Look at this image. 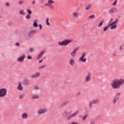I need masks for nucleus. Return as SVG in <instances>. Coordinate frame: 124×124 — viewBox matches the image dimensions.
<instances>
[{"label": "nucleus", "mask_w": 124, "mask_h": 124, "mask_svg": "<svg viewBox=\"0 0 124 124\" xmlns=\"http://www.w3.org/2000/svg\"><path fill=\"white\" fill-rule=\"evenodd\" d=\"M124 84V79L120 78L112 80L111 86L112 89L119 90V89H121V86H123Z\"/></svg>", "instance_id": "f257e3e1"}, {"label": "nucleus", "mask_w": 124, "mask_h": 124, "mask_svg": "<svg viewBox=\"0 0 124 124\" xmlns=\"http://www.w3.org/2000/svg\"><path fill=\"white\" fill-rule=\"evenodd\" d=\"M72 41V40H65L62 42L59 41L58 44L60 46H66V45H68V44L71 43Z\"/></svg>", "instance_id": "f03ea898"}, {"label": "nucleus", "mask_w": 124, "mask_h": 124, "mask_svg": "<svg viewBox=\"0 0 124 124\" xmlns=\"http://www.w3.org/2000/svg\"><path fill=\"white\" fill-rule=\"evenodd\" d=\"M7 94V90L5 88L0 89V97H4Z\"/></svg>", "instance_id": "7ed1b4c3"}, {"label": "nucleus", "mask_w": 124, "mask_h": 124, "mask_svg": "<svg viewBox=\"0 0 124 124\" xmlns=\"http://www.w3.org/2000/svg\"><path fill=\"white\" fill-rule=\"evenodd\" d=\"M77 114H79V111H77L76 112H74L73 114L68 116L66 118V120L67 121H69V120H71L72 118L75 117L77 115Z\"/></svg>", "instance_id": "20e7f679"}, {"label": "nucleus", "mask_w": 124, "mask_h": 124, "mask_svg": "<svg viewBox=\"0 0 124 124\" xmlns=\"http://www.w3.org/2000/svg\"><path fill=\"white\" fill-rule=\"evenodd\" d=\"M46 112H48V109L46 108H42L38 110V115H42V114H44Z\"/></svg>", "instance_id": "39448f33"}, {"label": "nucleus", "mask_w": 124, "mask_h": 124, "mask_svg": "<svg viewBox=\"0 0 124 124\" xmlns=\"http://www.w3.org/2000/svg\"><path fill=\"white\" fill-rule=\"evenodd\" d=\"M25 59H26V55L23 54L21 57L17 58V61L18 62H23L25 61Z\"/></svg>", "instance_id": "423d86ee"}, {"label": "nucleus", "mask_w": 124, "mask_h": 124, "mask_svg": "<svg viewBox=\"0 0 124 124\" xmlns=\"http://www.w3.org/2000/svg\"><path fill=\"white\" fill-rule=\"evenodd\" d=\"M41 74L40 72H37L35 74L32 75L31 76V78L32 79H36V78H39L40 77Z\"/></svg>", "instance_id": "0eeeda50"}, {"label": "nucleus", "mask_w": 124, "mask_h": 124, "mask_svg": "<svg viewBox=\"0 0 124 124\" xmlns=\"http://www.w3.org/2000/svg\"><path fill=\"white\" fill-rule=\"evenodd\" d=\"M72 17L73 19H74V20H78V17H79V13L78 12H74L73 13Z\"/></svg>", "instance_id": "6e6552de"}, {"label": "nucleus", "mask_w": 124, "mask_h": 124, "mask_svg": "<svg viewBox=\"0 0 124 124\" xmlns=\"http://www.w3.org/2000/svg\"><path fill=\"white\" fill-rule=\"evenodd\" d=\"M38 31V30H33L27 33V34L29 35V36H33L35 33H36Z\"/></svg>", "instance_id": "1a4fd4ad"}, {"label": "nucleus", "mask_w": 124, "mask_h": 124, "mask_svg": "<svg viewBox=\"0 0 124 124\" xmlns=\"http://www.w3.org/2000/svg\"><path fill=\"white\" fill-rule=\"evenodd\" d=\"M85 56H86V53H83L82 57H80L79 58V61H80V62H87V59L86 58L84 59Z\"/></svg>", "instance_id": "9d476101"}, {"label": "nucleus", "mask_w": 124, "mask_h": 124, "mask_svg": "<svg viewBox=\"0 0 124 124\" xmlns=\"http://www.w3.org/2000/svg\"><path fill=\"white\" fill-rule=\"evenodd\" d=\"M78 50L79 48L78 47L75 48L74 51L71 53V56H72V57H75L76 56V53Z\"/></svg>", "instance_id": "9b49d317"}, {"label": "nucleus", "mask_w": 124, "mask_h": 124, "mask_svg": "<svg viewBox=\"0 0 124 124\" xmlns=\"http://www.w3.org/2000/svg\"><path fill=\"white\" fill-rule=\"evenodd\" d=\"M118 9L116 7L112 8L109 11V14H111V13H116Z\"/></svg>", "instance_id": "f8f14e48"}, {"label": "nucleus", "mask_w": 124, "mask_h": 124, "mask_svg": "<svg viewBox=\"0 0 124 124\" xmlns=\"http://www.w3.org/2000/svg\"><path fill=\"white\" fill-rule=\"evenodd\" d=\"M91 73H89L87 75V76H86V78H85V80L86 82H90V81H91Z\"/></svg>", "instance_id": "ddd939ff"}, {"label": "nucleus", "mask_w": 124, "mask_h": 124, "mask_svg": "<svg viewBox=\"0 0 124 124\" xmlns=\"http://www.w3.org/2000/svg\"><path fill=\"white\" fill-rule=\"evenodd\" d=\"M119 97H118V96H115L114 97L113 100H112L113 104H115V103L117 102V101H118L119 100Z\"/></svg>", "instance_id": "4468645a"}, {"label": "nucleus", "mask_w": 124, "mask_h": 124, "mask_svg": "<svg viewBox=\"0 0 124 124\" xmlns=\"http://www.w3.org/2000/svg\"><path fill=\"white\" fill-rule=\"evenodd\" d=\"M24 85H25L26 86H28V85H30V80L27 79V78H25L24 79Z\"/></svg>", "instance_id": "2eb2a0df"}, {"label": "nucleus", "mask_w": 124, "mask_h": 124, "mask_svg": "<svg viewBox=\"0 0 124 124\" xmlns=\"http://www.w3.org/2000/svg\"><path fill=\"white\" fill-rule=\"evenodd\" d=\"M54 1L52 0H48V2L45 4V6H49V5L51 4H53L54 3Z\"/></svg>", "instance_id": "dca6fc26"}, {"label": "nucleus", "mask_w": 124, "mask_h": 124, "mask_svg": "<svg viewBox=\"0 0 124 124\" xmlns=\"http://www.w3.org/2000/svg\"><path fill=\"white\" fill-rule=\"evenodd\" d=\"M45 53V51H42L38 55V56L37 57V60H39V59H41V58H42V56H43V55H44Z\"/></svg>", "instance_id": "f3484780"}, {"label": "nucleus", "mask_w": 124, "mask_h": 124, "mask_svg": "<svg viewBox=\"0 0 124 124\" xmlns=\"http://www.w3.org/2000/svg\"><path fill=\"white\" fill-rule=\"evenodd\" d=\"M21 117H22V119H28V113H23L22 114Z\"/></svg>", "instance_id": "a211bd4d"}, {"label": "nucleus", "mask_w": 124, "mask_h": 124, "mask_svg": "<svg viewBox=\"0 0 124 124\" xmlns=\"http://www.w3.org/2000/svg\"><path fill=\"white\" fill-rule=\"evenodd\" d=\"M91 8H92V4H88L86 5L85 6L86 10H89V9H91Z\"/></svg>", "instance_id": "6ab92c4d"}, {"label": "nucleus", "mask_w": 124, "mask_h": 124, "mask_svg": "<svg viewBox=\"0 0 124 124\" xmlns=\"http://www.w3.org/2000/svg\"><path fill=\"white\" fill-rule=\"evenodd\" d=\"M17 89L19 91H23V90L24 89V87H23V86H22L21 83H18V86L17 87Z\"/></svg>", "instance_id": "aec40b11"}, {"label": "nucleus", "mask_w": 124, "mask_h": 124, "mask_svg": "<svg viewBox=\"0 0 124 124\" xmlns=\"http://www.w3.org/2000/svg\"><path fill=\"white\" fill-rule=\"evenodd\" d=\"M68 115H69V113L66 111H64L62 113V116L63 118H66L67 116H68Z\"/></svg>", "instance_id": "412c9836"}, {"label": "nucleus", "mask_w": 124, "mask_h": 124, "mask_svg": "<svg viewBox=\"0 0 124 124\" xmlns=\"http://www.w3.org/2000/svg\"><path fill=\"white\" fill-rule=\"evenodd\" d=\"M36 22H37V20L36 19L33 22V26L34 28H37L38 27V24H37Z\"/></svg>", "instance_id": "4be33fe9"}, {"label": "nucleus", "mask_w": 124, "mask_h": 124, "mask_svg": "<svg viewBox=\"0 0 124 124\" xmlns=\"http://www.w3.org/2000/svg\"><path fill=\"white\" fill-rule=\"evenodd\" d=\"M69 63L70 65H74V63H75V62H74V60L73 59H70Z\"/></svg>", "instance_id": "5701e85b"}, {"label": "nucleus", "mask_w": 124, "mask_h": 124, "mask_svg": "<svg viewBox=\"0 0 124 124\" xmlns=\"http://www.w3.org/2000/svg\"><path fill=\"white\" fill-rule=\"evenodd\" d=\"M66 105H68V101H66L64 102L63 104H62L61 105V107L62 108V107H63V106H65Z\"/></svg>", "instance_id": "b1692460"}, {"label": "nucleus", "mask_w": 124, "mask_h": 124, "mask_svg": "<svg viewBox=\"0 0 124 124\" xmlns=\"http://www.w3.org/2000/svg\"><path fill=\"white\" fill-rule=\"evenodd\" d=\"M89 115L88 114H85V116L83 117V116H81L80 118H82V121H86L87 120V118H88Z\"/></svg>", "instance_id": "393cba45"}, {"label": "nucleus", "mask_w": 124, "mask_h": 124, "mask_svg": "<svg viewBox=\"0 0 124 124\" xmlns=\"http://www.w3.org/2000/svg\"><path fill=\"white\" fill-rule=\"evenodd\" d=\"M99 102V99H95L93 100V104H96L98 102Z\"/></svg>", "instance_id": "a878e982"}, {"label": "nucleus", "mask_w": 124, "mask_h": 124, "mask_svg": "<svg viewBox=\"0 0 124 124\" xmlns=\"http://www.w3.org/2000/svg\"><path fill=\"white\" fill-rule=\"evenodd\" d=\"M45 67H47L46 65H43L42 66H39L38 69H44Z\"/></svg>", "instance_id": "bb28decb"}, {"label": "nucleus", "mask_w": 124, "mask_h": 124, "mask_svg": "<svg viewBox=\"0 0 124 124\" xmlns=\"http://www.w3.org/2000/svg\"><path fill=\"white\" fill-rule=\"evenodd\" d=\"M117 28V25L116 24H112L111 26V30H115V29Z\"/></svg>", "instance_id": "cd10ccee"}, {"label": "nucleus", "mask_w": 124, "mask_h": 124, "mask_svg": "<svg viewBox=\"0 0 124 124\" xmlns=\"http://www.w3.org/2000/svg\"><path fill=\"white\" fill-rule=\"evenodd\" d=\"M95 17V15H92L89 16L88 19L89 20H91V19H94Z\"/></svg>", "instance_id": "c85d7f7f"}, {"label": "nucleus", "mask_w": 124, "mask_h": 124, "mask_svg": "<svg viewBox=\"0 0 124 124\" xmlns=\"http://www.w3.org/2000/svg\"><path fill=\"white\" fill-rule=\"evenodd\" d=\"M20 14H21V15H23V16H25V15H26V13L24 12V10H21V11H20Z\"/></svg>", "instance_id": "c756f323"}, {"label": "nucleus", "mask_w": 124, "mask_h": 124, "mask_svg": "<svg viewBox=\"0 0 124 124\" xmlns=\"http://www.w3.org/2000/svg\"><path fill=\"white\" fill-rule=\"evenodd\" d=\"M37 98H39V96L38 95H33L32 96V99H37Z\"/></svg>", "instance_id": "7c9ffc66"}, {"label": "nucleus", "mask_w": 124, "mask_h": 124, "mask_svg": "<svg viewBox=\"0 0 124 124\" xmlns=\"http://www.w3.org/2000/svg\"><path fill=\"white\" fill-rule=\"evenodd\" d=\"M46 24L47 26H50L51 24H50V22H49V18H46Z\"/></svg>", "instance_id": "2f4dec72"}, {"label": "nucleus", "mask_w": 124, "mask_h": 124, "mask_svg": "<svg viewBox=\"0 0 124 124\" xmlns=\"http://www.w3.org/2000/svg\"><path fill=\"white\" fill-rule=\"evenodd\" d=\"M103 21L104 20H102V21L97 26L98 28H101V27H102V25H103Z\"/></svg>", "instance_id": "473e14b6"}, {"label": "nucleus", "mask_w": 124, "mask_h": 124, "mask_svg": "<svg viewBox=\"0 0 124 124\" xmlns=\"http://www.w3.org/2000/svg\"><path fill=\"white\" fill-rule=\"evenodd\" d=\"M108 28L109 27L107 26H106L105 27H104L103 29V31H107L108 30Z\"/></svg>", "instance_id": "72a5a7b5"}, {"label": "nucleus", "mask_w": 124, "mask_h": 124, "mask_svg": "<svg viewBox=\"0 0 124 124\" xmlns=\"http://www.w3.org/2000/svg\"><path fill=\"white\" fill-rule=\"evenodd\" d=\"M27 12H28V13L30 15H31V14H32V12L31 11V10H30V9H28V10H27Z\"/></svg>", "instance_id": "f704fd0d"}, {"label": "nucleus", "mask_w": 124, "mask_h": 124, "mask_svg": "<svg viewBox=\"0 0 124 124\" xmlns=\"http://www.w3.org/2000/svg\"><path fill=\"white\" fill-rule=\"evenodd\" d=\"M112 25H113V23H111V22H109L108 23V25L107 26L109 28V27L112 26Z\"/></svg>", "instance_id": "c9c22d12"}, {"label": "nucleus", "mask_w": 124, "mask_h": 124, "mask_svg": "<svg viewBox=\"0 0 124 124\" xmlns=\"http://www.w3.org/2000/svg\"><path fill=\"white\" fill-rule=\"evenodd\" d=\"M34 89L35 90H39V86H35L34 87Z\"/></svg>", "instance_id": "e433bc0d"}, {"label": "nucleus", "mask_w": 124, "mask_h": 124, "mask_svg": "<svg viewBox=\"0 0 124 124\" xmlns=\"http://www.w3.org/2000/svg\"><path fill=\"white\" fill-rule=\"evenodd\" d=\"M118 18H117V20H115V21H113L112 23V25H116L117 24V22H118Z\"/></svg>", "instance_id": "4c0bfd02"}, {"label": "nucleus", "mask_w": 124, "mask_h": 124, "mask_svg": "<svg viewBox=\"0 0 124 124\" xmlns=\"http://www.w3.org/2000/svg\"><path fill=\"white\" fill-rule=\"evenodd\" d=\"M26 19H28L29 20H30V19H31V16L29 15H28L26 16Z\"/></svg>", "instance_id": "58836bf2"}, {"label": "nucleus", "mask_w": 124, "mask_h": 124, "mask_svg": "<svg viewBox=\"0 0 124 124\" xmlns=\"http://www.w3.org/2000/svg\"><path fill=\"white\" fill-rule=\"evenodd\" d=\"M120 95H121V93L118 92L116 93V95L115 96H118L119 97L120 96Z\"/></svg>", "instance_id": "ea45409f"}, {"label": "nucleus", "mask_w": 124, "mask_h": 124, "mask_svg": "<svg viewBox=\"0 0 124 124\" xmlns=\"http://www.w3.org/2000/svg\"><path fill=\"white\" fill-rule=\"evenodd\" d=\"M23 2H24V1H23V0H20L18 2L19 4H20L21 5H22V4H23Z\"/></svg>", "instance_id": "a19ab883"}, {"label": "nucleus", "mask_w": 124, "mask_h": 124, "mask_svg": "<svg viewBox=\"0 0 124 124\" xmlns=\"http://www.w3.org/2000/svg\"><path fill=\"white\" fill-rule=\"evenodd\" d=\"M93 102H90V103H89L90 107H92V106H93Z\"/></svg>", "instance_id": "79ce46f5"}, {"label": "nucleus", "mask_w": 124, "mask_h": 124, "mask_svg": "<svg viewBox=\"0 0 124 124\" xmlns=\"http://www.w3.org/2000/svg\"><path fill=\"white\" fill-rule=\"evenodd\" d=\"M118 0H115V1H114V2L112 4V5H113V6H115V5H116V4H117V1Z\"/></svg>", "instance_id": "37998d69"}, {"label": "nucleus", "mask_w": 124, "mask_h": 124, "mask_svg": "<svg viewBox=\"0 0 124 124\" xmlns=\"http://www.w3.org/2000/svg\"><path fill=\"white\" fill-rule=\"evenodd\" d=\"M23 97H24V95L23 94H21L19 97V99H22V98H23Z\"/></svg>", "instance_id": "c03bdc74"}, {"label": "nucleus", "mask_w": 124, "mask_h": 124, "mask_svg": "<svg viewBox=\"0 0 124 124\" xmlns=\"http://www.w3.org/2000/svg\"><path fill=\"white\" fill-rule=\"evenodd\" d=\"M38 26H39V27H40V28H39V30H42V25L39 24Z\"/></svg>", "instance_id": "a18cd8bd"}, {"label": "nucleus", "mask_w": 124, "mask_h": 124, "mask_svg": "<svg viewBox=\"0 0 124 124\" xmlns=\"http://www.w3.org/2000/svg\"><path fill=\"white\" fill-rule=\"evenodd\" d=\"M15 45H16V46H20V43H19V42H16V43L15 44Z\"/></svg>", "instance_id": "49530a36"}, {"label": "nucleus", "mask_w": 124, "mask_h": 124, "mask_svg": "<svg viewBox=\"0 0 124 124\" xmlns=\"http://www.w3.org/2000/svg\"><path fill=\"white\" fill-rule=\"evenodd\" d=\"M95 124V123L94 122V120H91V122H90V124Z\"/></svg>", "instance_id": "de8ad7c7"}, {"label": "nucleus", "mask_w": 124, "mask_h": 124, "mask_svg": "<svg viewBox=\"0 0 124 124\" xmlns=\"http://www.w3.org/2000/svg\"><path fill=\"white\" fill-rule=\"evenodd\" d=\"M27 58L28 60H31L32 59V57L31 56H28Z\"/></svg>", "instance_id": "09e8293b"}, {"label": "nucleus", "mask_w": 124, "mask_h": 124, "mask_svg": "<svg viewBox=\"0 0 124 124\" xmlns=\"http://www.w3.org/2000/svg\"><path fill=\"white\" fill-rule=\"evenodd\" d=\"M5 5H6V6H9V5H10V4L9 2H6V3H5Z\"/></svg>", "instance_id": "8fccbe9b"}, {"label": "nucleus", "mask_w": 124, "mask_h": 124, "mask_svg": "<svg viewBox=\"0 0 124 124\" xmlns=\"http://www.w3.org/2000/svg\"><path fill=\"white\" fill-rule=\"evenodd\" d=\"M49 6V7H50V8H52V7H54V5H49V6Z\"/></svg>", "instance_id": "3c124183"}, {"label": "nucleus", "mask_w": 124, "mask_h": 124, "mask_svg": "<svg viewBox=\"0 0 124 124\" xmlns=\"http://www.w3.org/2000/svg\"><path fill=\"white\" fill-rule=\"evenodd\" d=\"M33 51V48H31L30 49V52H31V53H32Z\"/></svg>", "instance_id": "603ef678"}, {"label": "nucleus", "mask_w": 124, "mask_h": 124, "mask_svg": "<svg viewBox=\"0 0 124 124\" xmlns=\"http://www.w3.org/2000/svg\"><path fill=\"white\" fill-rule=\"evenodd\" d=\"M45 58L42 59L41 60H40L39 62V63H41V62H43V60H44Z\"/></svg>", "instance_id": "864d4df0"}, {"label": "nucleus", "mask_w": 124, "mask_h": 124, "mask_svg": "<svg viewBox=\"0 0 124 124\" xmlns=\"http://www.w3.org/2000/svg\"><path fill=\"white\" fill-rule=\"evenodd\" d=\"M113 56L114 57H116V56H117V53H115V52L113 53Z\"/></svg>", "instance_id": "5fc2aeb1"}, {"label": "nucleus", "mask_w": 124, "mask_h": 124, "mask_svg": "<svg viewBox=\"0 0 124 124\" xmlns=\"http://www.w3.org/2000/svg\"><path fill=\"white\" fill-rule=\"evenodd\" d=\"M32 4H33V5H34V4H35V0L33 1V2H32Z\"/></svg>", "instance_id": "6e6d98bb"}, {"label": "nucleus", "mask_w": 124, "mask_h": 124, "mask_svg": "<svg viewBox=\"0 0 124 124\" xmlns=\"http://www.w3.org/2000/svg\"><path fill=\"white\" fill-rule=\"evenodd\" d=\"M120 50H123V46H121L120 47Z\"/></svg>", "instance_id": "4d7b16f0"}, {"label": "nucleus", "mask_w": 124, "mask_h": 124, "mask_svg": "<svg viewBox=\"0 0 124 124\" xmlns=\"http://www.w3.org/2000/svg\"><path fill=\"white\" fill-rule=\"evenodd\" d=\"M8 25H9L10 26H11V25H12V23L11 22H9Z\"/></svg>", "instance_id": "13d9d810"}, {"label": "nucleus", "mask_w": 124, "mask_h": 124, "mask_svg": "<svg viewBox=\"0 0 124 124\" xmlns=\"http://www.w3.org/2000/svg\"><path fill=\"white\" fill-rule=\"evenodd\" d=\"M112 21H113V18L110 19V21L109 22H110V23H112Z\"/></svg>", "instance_id": "bf43d9fd"}, {"label": "nucleus", "mask_w": 124, "mask_h": 124, "mask_svg": "<svg viewBox=\"0 0 124 124\" xmlns=\"http://www.w3.org/2000/svg\"><path fill=\"white\" fill-rule=\"evenodd\" d=\"M80 94H81V93L80 92H78V95H80Z\"/></svg>", "instance_id": "052dcab7"}, {"label": "nucleus", "mask_w": 124, "mask_h": 124, "mask_svg": "<svg viewBox=\"0 0 124 124\" xmlns=\"http://www.w3.org/2000/svg\"><path fill=\"white\" fill-rule=\"evenodd\" d=\"M0 18H2V16H0Z\"/></svg>", "instance_id": "680f3d73"}, {"label": "nucleus", "mask_w": 124, "mask_h": 124, "mask_svg": "<svg viewBox=\"0 0 124 124\" xmlns=\"http://www.w3.org/2000/svg\"><path fill=\"white\" fill-rule=\"evenodd\" d=\"M110 0V1H112V0Z\"/></svg>", "instance_id": "e2e57ef3"}, {"label": "nucleus", "mask_w": 124, "mask_h": 124, "mask_svg": "<svg viewBox=\"0 0 124 124\" xmlns=\"http://www.w3.org/2000/svg\"><path fill=\"white\" fill-rule=\"evenodd\" d=\"M43 2V1H42V2H41V3H42Z\"/></svg>", "instance_id": "0e129e2a"}]
</instances>
